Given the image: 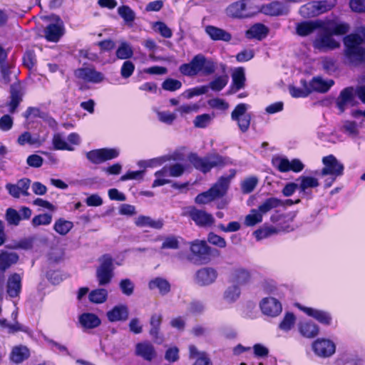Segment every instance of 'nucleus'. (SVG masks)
I'll return each instance as SVG.
<instances>
[{"label":"nucleus","instance_id":"nucleus-53","mask_svg":"<svg viewBox=\"0 0 365 365\" xmlns=\"http://www.w3.org/2000/svg\"><path fill=\"white\" fill-rule=\"evenodd\" d=\"M5 220L8 225L18 226L21 220V216L16 210L9 207L6 210Z\"/></svg>","mask_w":365,"mask_h":365},{"label":"nucleus","instance_id":"nucleus-63","mask_svg":"<svg viewBox=\"0 0 365 365\" xmlns=\"http://www.w3.org/2000/svg\"><path fill=\"white\" fill-rule=\"evenodd\" d=\"M212 119L211 115L205 113L196 116L193 123L195 127L204 128L210 123Z\"/></svg>","mask_w":365,"mask_h":365},{"label":"nucleus","instance_id":"nucleus-7","mask_svg":"<svg viewBox=\"0 0 365 365\" xmlns=\"http://www.w3.org/2000/svg\"><path fill=\"white\" fill-rule=\"evenodd\" d=\"M249 106L245 103H240L231 113V119L237 123L240 130L245 133L248 130L251 121L250 114L247 113Z\"/></svg>","mask_w":365,"mask_h":365},{"label":"nucleus","instance_id":"nucleus-62","mask_svg":"<svg viewBox=\"0 0 365 365\" xmlns=\"http://www.w3.org/2000/svg\"><path fill=\"white\" fill-rule=\"evenodd\" d=\"M118 14L124 19L126 22H132L135 19V13L128 6H122L118 9Z\"/></svg>","mask_w":365,"mask_h":365},{"label":"nucleus","instance_id":"nucleus-23","mask_svg":"<svg viewBox=\"0 0 365 365\" xmlns=\"http://www.w3.org/2000/svg\"><path fill=\"white\" fill-rule=\"evenodd\" d=\"M135 354L148 361H151L157 356L154 346L149 342L138 343L135 345Z\"/></svg>","mask_w":365,"mask_h":365},{"label":"nucleus","instance_id":"nucleus-27","mask_svg":"<svg viewBox=\"0 0 365 365\" xmlns=\"http://www.w3.org/2000/svg\"><path fill=\"white\" fill-rule=\"evenodd\" d=\"M333 80H324L320 76L314 77L312 80L308 83V86L311 93L313 91L319 93H326L334 85Z\"/></svg>","mask_w":365,"mask_h":365},{"label":"nucleus","instance_id":"nucleus-18","mask_svg":"<svg viewBox=\"0 0 365 365\" xmlns=\"http://www.w3.org/2000/svg\"><path fill=\"white\" fill-rule=\"evenodd\" d=\"M296 306L307 315L313 317L319 323L327 326L331 324L332 318L329 312L321 309L307 307L300 304H296Z\"/></svg>","mask_w":365,"mask_h":365},{"label":"nucleus","instance_id":"nucleus-51","mask_svg":"<svg viewBox=\"0 0 365 365\" xmlns=\"http://www.w3.org/2000/svg\"><path fill=\"white\" fill-rule=\"evenodd\" d=\"M229 77L227 74L217 76L214 80L210 82L208 89L211 88L214 91H222L227 84Z\"/></svg>","mask_w":365,"mask_h":365},{"label":"nucleus","instance_id":"nucleus-26","mask_svg":"<svg viewBox=\"0 0 365 365\" xmlns=\"http://www.w3.org/2000/svg\"><path fill=\"white\" fill-rule=\"evenodd\" d=\"M323 24L321 20L302 21L297 24L296 31L300 36H307L316 29L322 28Z\"/></svg>","mask_w":365,"mask_h":365},{"label":"nucleus","instance_id":"nucleus-2","mask_svg":"<svg viewBox=\"0 0 365 365\" xmlns=\"http://www.w3.org/2000/svg\"><path fill=\"white\" fill-rule=\"evenodd\" d=\"M215 69L216 63L201 53L195 55L190 63H183L179 67L180 72L186 76H195L200 73L209 76L215 73Z\"/></svg>","mask_w":365,"mask_h":365},{"label":"nucleus","instance_id":"nucleus-39","mask_svg":"<svg viewBox=\"0 0 365 365\" xmlns=\"http://www.w3.org/2000/svg\"><path fill=\"white\" fill-rule=\"evenodd\" d=\"M135 225L138 227H148L155 229H161L163 226L162 220H154L151 217L140 215L135 220Z\"/></svg>","mask_w":365,"mask_h":365},{"label":"nucleus","instance_id":"nucleus-16","mask_svg":"<svg viewBox=\"0 0 365 365\" xmlns=\"http://www.w3.org/2000/svg\"><path fill=\"white\" fill-rule=\"evenodd\" d=\"M262 312L268 317H275L282 310V304L279 300L274 297H264L259 304Z\"/></svg>","mask_w":365,"mask_h":365},{"label":"nucleus","instance_id":"nucleus-13","mask_svg":"<svg viewBox=\"0 0 365 365\" xmlns=\"http://www.w3.org/2000/svg\"><path fill=\"white\" fill-rule=\"evenodd\" d=\"M187 215L200 227H210L215 223V218L211 214L195 207L188 208Z\"/></svg>","mask_w":365,"mask_h":365},{"label":"nucleus","instance_id":"nucleus-52","mask_svg":"<svg viewBox=\"0 0 365 365\" xmlns=\"http://www.w3.org/2000/svg\"><path fill=\"white\" fill-rule=\"evenodd\" d=\"M240 288L237 284L229 286L224 292V299L229 303L235 302L240 295Z\"/></svg>","mask_w":365,"mask_h":365},{"label":"nucleus","instance_id":"nucleus-31","mask_svg":"<svg viewBox=\"0 0 365 365\" xmlns=\"http://www.w3.org/2000/svg\"><path fill=\"white\" fill-rule=\"evenodd\" d=\"M78 321L81 325L85 329H94L98 327L101 320L93 313H83L78 317Z\"/></svg>","mask_w":365,"mask_h":365},{"label":"nucleus","instance_id":"nucleus-46","mask_svg":"<svg viewBox=\"0 0 365 365\" xmlns=\"http://www.w3.org/2000/svg\"><path fill=\"white\" fill-rule=\"evenodd\" d=\"M29 356V349L26 346H16L13 349L11 359L15 363H21Z\"/></svg>","mask_w":365,"mask_h":365},{"label":"nucleus","instance_id":"nucleus-32","mask_svg":"<svg viewBox=\"0 0 365 365\" xmlns=\"http://www.w3.org/2000/svg\"><path fill=\"white\" fill-rule=\"evenodd\" d=\"M162 321L163 315L161 314L154 313L151 315L149 322L150 326L149 334L155 340L160 339V341H158L159 344L162 342V339L159 336Z\"/></svg>","mask_w":365,"mask_h":365},{"label":"nucleus","instance_id":"nucleus-44","mask_svg":"<svg viewBox=\"0 0 365 365\" xmlns=\"http://www.w3.org/2000/svg\"><path fill=\"white\" fill-rule=\"evenodd\" d=\"M272 165L281 173L292 171V160L286 158L277 157L272 159Z\"/></svg>","mask_w":365,"mask_h":365},{"label":"nucleus","instance_id":"nucleus-48","mask_svg":"<svg viewBox=\"0 0 365 365\" xmlns=\"http://www.w3.org/2000/svg\"><path fill=\"white\" fill-rule=\"evenodd\" d=\"M299 14L304 18L317 16L319 14L315 1L309 2L302 6L299 11Z\"/></svg>","mask_w":365,"mask_h":365},{"label":"nucleus","instance_id":"nucleus-4","mask_svg":"<svg viewBox=\"0 0 365 365\" xmlns=\"http://www.w3.org/2000/svg\"><path fill=\"white\" fill-rule=\"evenodd\" d=\"M188 160L195 169L203 173L210 172L213 168L222 167L232 163L230 158L215 153L204 157H200L196 153H191L188 155Z\"/></svg>","mask_w":365,"mask_h":365},{"label":"nucleus","instance_id":"nucleus-45","mask_svg":"<svg viewBox=\"0 0 365 365\" xmlns=\"http://www.w3.org/2000/svg\"><path fill=\"white\" fill-rule=\"evenodd\" d=\"M108 298V291L103 288L92 290L88 294L89 300L95 304H102Z\"/></svg>","mask_w":365,"mask_h":365},{"label":"nucleus","instance_id":"nucleus-41","mask_svg":"<svg viewBox=\"0 0 365 365\" xmlns=\"http://www.w3.org/2000/svg\"><path fill=\"white\" fill-rule=\"evenodd\" d=\"M282 202L280 200L276 198V197H269L266 199L263 202H262L257 210L260 213H262V215L267 213L271 210L276 208L280 205H282Z\"/></svg>","mask_w":365,"mask_h":365},{"label":"nucleus","instance_id":"nucleus-28","mask_svg":"<svg viewBox=\"0 0 365 365\" xmlns=\"http://www.w3.org/2000/svg\"><path fill=\"white\" fill-rule=\"evenodd\" d=\"M189 359H195L193 365H212V361L205 351H201L195 345H190Z\"/></svg>","mask_w":365,"mask_h":365},{"label":"nucleus","instance_id":"nucleus-56","mask_svg":"<svg viewBox=\"0 0 365 365\" xmlns=\"http://www.w3.org/2000/svg\"><path fill=\"white\" fill-rule=\"evenodd\" d=\"M279 232V230L274 227H265L262 229L257 230L254 232V235L255 236L257 240H262L264 238H267L272 235L277 234Z\"/></svg>","mask_w":365,"mask_h":365},{"label":"nucleus","instance_id":"nucleus-43","mask_svg":"<svg viewBox=\"0 0 365 365\" xmlns=\"http://www.w3.org/2000/svg\"><path fill=\"white\" fill-rule=\"evenodd\" d=\"M73 227V223L63 218L58 219L53 225V230L61 235H66Z\"/></svg>","mask_w":365,"mask_h":365},{"label":"nucleus","instance_id":"nucleus-19","mask_svg":"<svg viewBox=\"0 0 365 365\" xmlns=\"http://www.w3.org/2000/svg\"><path fill=\"white\" fill-rule=\"evenodd\" d=\"M217 272L212 267H202L195 273V282L200 286H208L214 283L217 277Z\"/></svg>","mask_w":365,"mask_h":365},{"label":"nucleus","instance_id":"nucleus-11","mask_svg":"<svg viewBox=\"0 0 365 365\" xmlns=\"http://www.w3.org/2000/svg\"><path fill=\"white\" fill-rule=\"evenodd\" d=\"M313 46L315 48L320 51H327L339 48L340 44L333 38L331 34L329 31L324 30L318 34L313 42Z\"/></svg>","mask_w":365,"mask_h":365},{"label":"nucleus","instance_id":"nucleus-59","mask_svg":"<svg viewBox=\"0 0 365 365\" xmlns=\"http://www.w3.org/2000/svg\"><path fill=\"white\" fill-rule=\"evenodd\" d=\"M336 0L315 1L319 15L331 10L336 5Z\"/></svg>","mask_w":365,"mask_h":365},{"label":"nucleus","instance_id":"nucleus-5","mask_svg":"<svg viewBox=\"0 0 365 365\" xmlns=\"http://www.w3.org/2000/svg\"><path fill=\"white\" fill-rule=\"evenodd\" d=\"M99 265L96 268V277L100 286L110 283L114 277L113 259L109 255H104L98 259Z\"/></svg>","mask_w":365,"mask_h":365},{"label":"nucleus","instance_id":"nucleus-47","mask_svg":"<svg viewBox=\"0 0 365 365\" xmlns=\"http://www.w3.org/2000/svg\"><path fill=\"white\" fill-rule=\"evenodd\" d=\"M300 83L303 88H299L294 86H290L289 88L290 95L294 98H304L311 93V91L309 88L306 80L302 79Z\"/></svg>","mask_w":365,"mask_h":365},{"label":"nucleus","instance_id":"nucleus-8","mask_svg":"<svg viewBox=\"0 0 365 365\" xmlns=\"http://www.w3.org/2000/svg\"><path fill=\"white\" fill-rule=\"evenodd\" d=\"M119 150L115 148H101L86 153L87 159L94 164H100L105 161L116 158Z\"/></svg>","mask_w":365,"mask_h":365},{"label":"nucleus","instance_id":"nucleus-37","mask_svg":"<svg viewBox=\"0 0 365 365\" xmlns=\"http://www.w3.org/2000/svg\"><path fill=\"white\" fill-rule=\"evenodd\" d=\"M268 29L264 25L257 24L246 31V36L248 38L262 40L266 37Z\"/></svg>","mask_w":365,"mask_h":365},{"label":"nucleus","instance_id":"nucleus-9","mask_svg":"<svg viewBox=\"0 0 365 365\" xmlns=\"http://www.w3.org/2000/svg\"><path fill=\"white\" fill-rule=\"evenodd\" d=\"M250 0H240L230 4L226 9L227 16L235 19L247 18L252 15Z\"/></svg>","mask_w":365,"mask_h":365},{"label":"nucleus","instance_id":"nucleus-1","mask_svg":"<svg viewBox=\"0 0 365 365\" xmlns=\"http://www.w3.org/2000/svg\"><path fill=\"white\" fill-rule=\"evenodd\" d=\"M365 27L358 28L356 33L344 38V56L352 65L365 63Z\"/></svg>","mask_w":365,"mask_h":365},{"label":"nucleus","instance_id":"nucleus-49","mask_svg":"<svg viewBox=\"0 0 365 365\" xmlns=\"http://www.w3.org/2000/svg\"><path fill=\"white\" fill-rule=\"evenodd\" d=\"M298 180H301L299 188L303 193H306L309 188L317 187L319 185L318 180L312 177L300 176Z\"/></svg>","mask_w":365,"mask_h":365},{"label":"nucleus","instance_id":"nucleus-29","mask_svg":"<svg viewBox=\"0 0 365 365\" xmlns=\"http://www.w3.org/2000/svg\"><path fill=\"white\" fill-rule=\"evenodd\" d=\"M205 32L213 41L229 42L232 39V35L229 32L214 26H207Z\"/></svg>","mask_w":365,"mask_h":365},{"label":"nucleus","instance_id":"nucleus-50","mask_svg":"<svg viewBox=\"0 0 365 365\" xmlns=\"http://www.w3.org/2000/svg\"><path fill=\"white\" fill-rule=\"evenodd\" d=\"M262 221V213L257 209H252L250 213L246 215L244 224L247 227H253Z\"/></svg>","mask_w":365,"mask_h":365},{"label":"nucleus","instance_id":"nucleus-15","mask_svg":"<svg viewBox=\"0 0 365 365\" xmlns=\"http://www.w3.org/2000/svg\"><path fill=\"white\" fill-rule=\"evenodd\" d=\"M31 185V180L24 178L17 181L16 184L7 183L5 186L6 190L14 198H19L21 195L29 196V189Z\"/></svg>","mask_w":365,"mask_h":365},{"label":"nucleus","instance_id":"nucleus-55","mask_svg":"<svg viewBox=\"0 0 365 365\" xmlns=\"http://www.w3.org/2000/svg\"><path fill=\"white\" fill-rule=\"evenodd\" d=\"M258 178L256 176H250L245 178L241 182V190L245 194L252 192L258 184Z\"/></svg>","mask_w":365,"mask_h":365},{"label":"nucleus","instance_id":"nucleus-36","mask_svg":"<svg viewBox=\"0 0 365 365\" xmlns=\"http://www.w3.org/2000/svg\"><path fill=\"white\" fill-rule=\"evenodd\" d=\"M300 334L306 338H314L319 334V327L311 322H302L299 324Z\"/></svg>","mask_w":365,"mask_h":365},{"label":"nucleus","instance_id":"nucleus-57","mask_svg":"<svg viewBox=\"0 0 365 365\" xmlns=\"http://www.w3.org/2000/svg\"><path fill=\"white\" fill-rule=\"evenodd\" d=\"M119 288L124 295L129 297L134 292L135 284L131 279L125 278L120 281Z\"/></svg>","mask_w":365,"mask_h":365},{"label":"nucleus","instance_id":"nucleus-64","mask_svg":"<svg viewBox=\"0 0 365 365\" xmlns=\"http://www.w3.org/2000/svg\"><path fill=\"white\" fill-rule=\"evenodd\" d=\"M182 87V83L176 79L167 78L162 83L163 89L168 91H175Z\"/></svg>","mask_w":365,"mask_h":365},{"label":"nucleus","instance_id":"nucleus-21","mask_svg":"<svg viewBox=\"0 0 365 365\" xmlns=\"http://www.w3.org/2000/svg\"><path fill=\"white\" fill-rule=\"evenodd\" d=\"M322 162L324 165V168L322 170V175H332L339 176L342 175L344 166L334 155H330L323 158Z\"/></svg>","mask_w":365,"mask_h":365},{"label":"nucleus","instance_id":"nucleus-42","mask_svg":"<svg viewBox=\"0 0 365 365\" xmlns=\"http://www.w3.org/2000/svg\"><path fill=\"white\" fill-rule=\"evenodd\" d=\"M115 55L118 59H129L133 56V48L128 42L122 41L116 50Z\"/></svg>","mask_w":365,"mask_h":365},{"label":"nucleus","instance_id":"nucleus-3","mask_svg":"<svg viewBox=\"0 0 365 365\" xmlns=\"http://www.w3.org/2000/svg\"><path fill=\"white\" fill-rule=\"evenodd\" d=\"M236 170H230V175L221 176L218 180L207 191L197 195L195 199L197 204H207L216 198L222 197L227 192L231 180L235 176Z\"/></svg>","mask_w":365,"mask_h":365},{"label":"nucleus","instance_id":"nucleus-12","mask_svg":"<svg viewBox=\"0 0 365 365\" xmlns=\"http://www.w3.org/2000/svg\"><path fill=\"white\" fill-rule=\"evenodd\" d=\"M356 103L353 87H346L341 90L336 100V106L340 113H343L349 107L354 106Z\"/></svg>","mask_w":365,"mask_h":365},{"label":"nucleus","instance_id":"nucleus-20","mask_svg":"<svg viewBox=\"0 0 365 365\" xmlns=\"http://www.w3.org/2000/svg\"><path fill=\"white\" fill-rule=\"evenodd\" d=\"M261 12L270 16H284L289 13V7L279 1H274L262 6Z\"/></svg>","mask_w":365,"mask_h":365},{"label":"nucleus","instance_id":"nucleus-58","mask_svg":"<svg viewBox=\"0 0 365 365\" xmlns=\"http://www.w3.org/2000/svg\"><path fill=\"white\" fill-rule=\"evenodd\" d=\"M296 321L295 316L292 313H287L279 325L280 329L288 331L294 326Z\"/></svg>","mask_w":365,"mask_h":365},{"label":"nucleus","instance_id":"nucleus-14","mask_svg":"<svg viewBox=\"0 0 365 365\" xmlns=\"http://www.w3.org/2000/svg\"><path fill=\"white\" fill-rule=\"evenodd\" d=\"M75 76L86 82L93 83H100L105 78L104 75L101 72L97 71L92 67L78 68L75 71Z\"/></svg>","mask_w":365,"mask_h":365},{"label":"nucleus","instance_id":"nucleus-38","mask_svg":"<svg viewBox=\"0 0 365 365\" xmlns=\"http://www.w3.org/2000/svg\"><path fill=\"white\" fill-rule=\"evenodd\" d=\"M231 280L233 284L240 287V285L246 284L250 282V274L245 269H237L232 272Z\"/></svg>","mask_w":365,"mask_h":365},{"label":"nucleus","instance_id":"nucleus-6","mask_svg":"<svg viewBox=\"0 0 365 365\" xmlns=\"http://www.w3.org/2000/svg\"><path fill=\"white\" fill-rule=\"evenodd\" d=\"M19 255L16 252L4 250L0 251V301L4 296V272L19 261Z\"/></svg>","mask_w":365,"mask_h":365},{"label":"nucleus","instance_id":"nucleus-40","mask_svg":"<svg viewBox=\"0 0 365 365\" xmlns=\"http://www.w3.org/2000/svg\"><path fill=\"white\" fill-rule=\"evenodd\" d=\"M170 166H164L161 170L155 173L156 179L153 181L152 187H156L164 185L170 182V180L166 179V177H170Z\"/></svg>","mask_w":365,"mask_h":365},{"label":"nucleus","instance_id":"nucleus-22","mask_svg":"<svg viewBox=\"0 0 365 365\" xmlns=\"http://www.w3.org/2000/svg\"><path fill=\"white\" fill-rule=\"evenodd\" d=\"M63 24L58 16L56 22L48 25L44 30V36L48 41L56 42L63 34Z\"/></svg>","mask_w":365,"mask_h":365},{"label":"nucleus","instance_id":"nucleus-17","mask_svg":"<svg viewBox=\"0 0 365 365\" xmlns=\"http://www.w3.org/2000/svg\"><path fill=\"white\" fill-rule=\"evenodd\" d=\"M312 347L315 354L321 357H329L336 350L334 343L326 339H318L313 343Z\"/></svg>","mask_w":365,"mask_h":365},{"label":"nucleus","instance_id":"nucleus-60","mask_svg":"<svg viewBox=\"0 0 365 365\" xmlns=\"http://www.w3.org/2000/svg\"><path fill=\"white\" fill-rule=\"evenodd\" d=\"M52 215L51 214L44 213L35 216L31 221L32 225L38 227L40 225H48L51 222Z\"/></svg>","mask_w":365,"mask_h":365},{"label":"nucleus","instance_id":"nucleus-30","mask_svg":"<svg viewBox=\"0 0 365 365\" xmlns=\"http://www.w3.org/2000/svg\"><path fill=\"white\" fill-rule=\"evenodd\" d=\"M232 88L230 93H235L237 91L243 88L245 85V70L242 67L236 68L232 74Z\"/></svg>","mask_w":365,"mask_h":365},{"label":"nucleus","instance_id":"nucleus-61","mask_svg":"<svg viewBox=\"0 0 365 365\" xmlns=\"http://www.w3.org/2000/svg\"><path fill=\"white\" fill-rule=\"evenodd\" d=\"M34 242V237L24 238L14 242L12 245H9L8 247L11 249L30 250L33 247Z\"/></svg>","mask_w":365,"mask_h":365},{"label":"nucleus","instance_id":"nucleus-33","mask_svg":"<svg viewBox=\"0 0 365 365\" xmlns=\"http://www.w3.org/2000/svg\"><path fill=\"white\" fill-rule=\"evenodd\" d=\"M44 141L45 139L41 138L38 135H32L31 133L28 131H25L21 133L17 139L18 144L21 146L26 144L40 146Z\"/></svg>","mask_w":365,"mask_h":365},{"label":"nucleus","instance_id":"nucleus-34","mask_svg":"<svg viewBox=\"0 0 365 365\" xmlns=\"http://www.w3.org/2000/svg\"><path fill=\"white\" fill-rule=\"evenodd\" d=\"M150 289H158L162 295H165L170 291V284L169 282L163 277H155L150 280L148 283Z\"/></svg>","mask_w":365,"mask_h":365},{"label":"nucleus","instance_id":"nucleus-54","mask_svg":"<svg viewBox=\"0 0 365 365\" xmlns=\"http://www.w3.org/2000/svg\"><path fill=\"white\" fill-rule=\"evenodd\" d=\"M52 143L55 150H66L73 151V147L69 145L61 133H56L53 135Z\"/></svg>","mask_w":365,"mask_h":365},{"label":"nucleus","instance_id":"nucleus-10","mask_svg":"<svg viewBox=\"0 0 365 365\" xmlns=\"http://www.w3.org/2000/svg\"><path fill=\"white\" fill-rule=\"evenodd\" d=\"M190 251L195 262L205 264L210 261V247L205 241L192 242L190 245Z\"/></svg>","mask_w":365,"mask_h":365},{"label":"nucleus","instance_id":"nucleus-35","mask_svg":"<svg viewBox=\"0 0 365 365\" xmlns=\"http://www.w3.org/2000/svg\"><path fill=\"white\" fill-rule=\"evenodd\" d=\"M24 117L27 119L30 118H40L48 122L51 126L56 125V121L52 118H50L46 113L41 111L39 108L36 107H29L24 113Z\"/></svg>","mask_w":365,"mask_h":365},{"label":"nucleus","instance_id":"nucleus-24","mask_svg":"<svg viewBox=\"0 0 365 365\" xmlns=\"http://www.w3.org/2000/svg\"><path fill=\"white\" fill-rule=\"evenodd\" d=\"M21 276L18 273L11 274L7 280L6 294L10 298H16L19 296L21 290Z\"/></svg>","mask_w":365,"mask_h":365},{"label":"nucleus","instance_id":"nucleus-25","mask_svg":"<svg viewBox=\"0 0 365 365\" xmlns=\"http://www.w3.org/2000/svg\"><path fill=\"white\" fill-rule=\"evenodd\" d=\"M129 309L125 304H118L113 307L106 313V317L109 322H125L128 319Z\"/></svg>","mask_w":365,"mask_h":365}]
</instances>
